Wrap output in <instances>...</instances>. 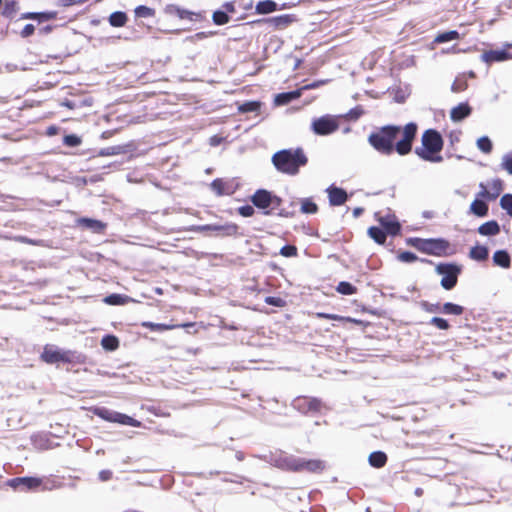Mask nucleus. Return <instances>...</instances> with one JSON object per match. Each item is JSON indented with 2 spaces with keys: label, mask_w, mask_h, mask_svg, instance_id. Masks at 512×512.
Listing matches in <instances>:
<instances>
[{
  "label": "nucleus",
  "mask_w": 512,
  "mask_h": 512,
  "mask_svg": "<svg viewBox=\"0 0 512 512\" xmlns=\"http://www.w3.org/2000/svg\"><path fill=\"white\" fill-rule=\"evenodd\" d=\"M224 186H225V183L221 180V179H215L210 187L211 189L218 195V196H221L223 195L225 192H224Z\"/></svg>",
  "instance_id": "obj_44"
},
{
  "label": "nucleus",
  "mask_w": 512,
  "mask_h": 512,
  "mask_svg": "<svg viewBox=\"0 0 512 512\" xmlns=\"http://www.w3.org/2000/svg\"><path fill=\"white\" fill-rule=\"evenodd\" d=\"M238 212L243 217H251L254 214V208L250 205L241 206Z\"/></svg>",
  "instance_id": "obj_51"
},
{
  "label": "nucleus",
  "mask_w": 512,
  "mask_h": 512,
  "mask_svg": "<svg viewBox=\"0 0 512 512\" xmlns=\"http://www.w3.org/2000/svg\"><path fill=\"white\" fill-rule=\"evenodd\" d=\"M276 465L282 469L301 471L307 470L316 472L324 468V464L319 460H306L294 456H285L276 461Z\"/></svg>",
  "instance_id": "obj_4"
},
{
  "label": "nucleus",
  "mask_w": 512,
  "mask_h": 512,
  "mask_svg": "<svg viewBox=\"0 0 512 512\" xmlns=\"http://www.w3.org/2000/svg\"><path fill=\"white\" fill-rule=\"evenodd\" d=\"M422 147L415 149V153L423 160L440 163L443 158L438 155L443 148L441 135L433 129L426 130L422 135Z\"/></svg>",
  "instance_id": "obj_2"
},
{
  "label": "nucleus",
  "mask_w": 512,
  "mask_h": 512,
  "mask_svg": "<svg viewBox=\"0 0 512 512\" xmlns=\"http://www.w3.org/2000/svg\"><path fill=\"white\" fill-rule=\"evenodd\" d=\"M478 232L483 236H494L500 232V226L496 221H488L478 228Z\"/></svg>",
  "instance_id": "obj_20"
},
{
  "label": "nucleus",
  "mask_w": 512,
  "mask_h": 512,
  "mask_svg": "<svg viewBox=\"0 0 512 512\" xmlns=\"http://www.w3.org/2000/svg\"><path fill=\"white\" fill-rule=\"evenodd\" d=\"M101 345L104 349L113 351L118 348L119 341L115 336L107 335L102 338Z\"/></svg>",
  "instance_id": "obj_32"
},
{
  "label": "nucleus",
  "mask_w": 512,
  "mask_h": 512,
  "mask_svg": "<svg viewBox=\"0 0 512 512\" xmlns=\"http://www.w3.org/2000/svg\"><path fill=\"white\" fill-rule=\"evenodd\" d=\"M92 412L98 417L108 422L128 425L132 427H139L141 425V423L138 420L126 414H122L117 411L107 409L105 407H94L92 408Z\"/></svg>",
  "instance_id": "obj_5"
},
{
  "label": "nucleus",
  "mask_w": 512,
  "mask_h": 512,
  "mask_svg": "<svg viewBox=\"0 0 512 512\" xmlns=\"http://www.w3.org/2000/svg\"><path fill=\"white\" fill-rule=\"evenodd\" d=\"M272 162L279 171L294 175L306 164L307 158L300 149L282 150L273 155Z\"/></svg>",
  "instance_id": "obj_3"
},
{
  "label": "nucleus",
  "mask_w": 512,
  "mask_h": 512,
  "mask_svg": "<svg viewBox=\"0 0 512 512\" xmlns=\"http://www.w3.org/2000/svg\"><path fill=\"white\" fill-rule=\"evenodd\" d=\"M165 13L169 16H175L180 19H190L193 20V16L200 17L201 14H197L185 9H182L181 7L171 4L167 5L165 8Z\"/></svg>",
  "instance_id": "obj_13"
},
{
  "label": "nucleus",
  "mask_w": 512,
  "mask_h": 512,
  "mask_svg": "<svg viewBox=\"0 0 512 512\" xmlns=\"http://www.w3.org/2000/svg\"><path fill=\"white\" fill-rule=\"evenodd\" d=\"M266 303L270 304V305H273V306L280 307V306L283 305V300L281 298H278V297H267L266 298Z\"/></svg>",
  "instance_id": "obj_54"
},
{
  "label": "nucleus",
  "mask_w": 512,
  "mask_h": 512,
  "mask_svg": "<svg viewBox=\"0 0 512 512\" xmlns=\"http://www.w3.org/2000/svg\"><path fill=\"white\" fill-rule=\"evenodd\" d=\"M363 212L362 208H355L353 211L354 216H359Z\"/></svg>",
  "instance_id": "obj_64"
},
{
  "label": "nucleus",
  "mask_w": 512,
  "mask_h": 512,
  "mask_svg": "<svg viewBox=\"0 0 512 512\" xmlns=\"http://www.w3.org/2000/svg\"><path fill=\"white\" fill-rule=\"evenodd\" d=\"M41 358L48 364H56L59 362L70 361V356L68 352L62 351L52 345L45 346L44 351L41 354Z\"/></svg>",
  "instance_id": "obj_9"
},
{
  "label": "nucleus",
  "mask_w": 512,
  "mask_h": 512,
  "mask_svg": "<svg viewBox=\"0 0 512 512\" xmlns=\"http://www.w3.org/2000/svg\"><path fill=\"white\" fill-rule=\"evenodd\" d=\"M220 141H221V138H219L217 136H213V137L210 138V144L212 146L218 145L220 143Z\"/></svg>",
  "instance_id": "obj_62"
},
{
  "label": "nucleus",
  "mask_w": 512,
  "mask_h": 512,
  "mask_svg": "<svg viewBox=\"0 0 512 512\" xmlns=\"http://www.w3.org/2000/svg\"><path fill=\"white\" fill-rule=\"evenodd\" d=\"M318 210L317 205L310 199H304L301 203V212L306 214H314Z\"/></svg>",
  "instance_id": "obj_38"
},
{
  "label": "nucleus",
  "mask_w": 512,
  "mask_h": 512,
  "mask_svg": "<svg viewBox=\"0 0 512 512\" xmlns=\"http://www.w3.org/2000/svg\"><path fill=\"white\" fill-rule=\"evenodd\" d=\"M34 31H35L34 25L27 24V25H25V27L21 31V36L22 37H29V36H31L34 33Z\"/></svg>",
  "instance_id": "obj_53"
},
{
  "label": "nucleus",
  "mask_w": 512,
  "mask_h": 512,
  "mask_svg": "<svg viewBox=\"0 0 512 512\" xmlns=\"http://www.w3.org/2000/svg\"><path fill=\"white\" fill-rule=\"evenodd\" d=\"M59 4L64 7L81 4L86 2L87 0H58Z\"/></svg>",
  "instance_id": "obj_55"
},
{
  "label": "nucleus",
  "mask_w": 512,
  "mask_h": 512,
  "mask_svg": "<svg viewBox=\"0 0 512 512\" xmlns=\"http://www.w3.org/2000/svg\"><path fill=\"white\" fill-rule=\"evenodd\" d=\"M479 187L480 191L478 193V197L490 198V191H488V187H486L483 183H480Z\"/></svg>",
  "instance_id": "obj_56"
},
{
  "label": "nucleus",
  "mask_w": 512,
  "mask_h": 512,
  "mask_svg": "<svg viewBox=\"0 0 512 512\" xmlns=\"http://www.w3.org/2000/svg\"><path fill=\"white\" fill-rule=\"evenodd\" d=\"M212 19L216 25H224L230 20L229 16L224 11H215L212 15Z\"/></svg>",
  "instance_id": "obj_39"
},
{
  "label": "nucleus",
  "mask_w": 512,
  "mask_h": 512,
  "mask_svg": "<svg viewBox=\"0 0 512 512\" xmlns=\"http://www.w3.org/2000/svg\"><path fill=\"white\" fill-rule=\"evenodd\" d=\"M337 292L343 295H352L356 292V288L349 282L342 281L336 287Z\"/></svg>",
  "instance_id": "obj_37"
},
{
  "label": "nucleus",
  "mask_w": 512,
  "mask_h": 512,
  "mask_svg": "<svg viewBox=\"0 0 512 512\" xmlns=\"http://www.w3.org/2000/svg\"><path fill=\"white\" fill-rule=\"evenodd\" d=\"M142 326L149 328L151 330H155V331L172 330V329L178 327L177 325H169V324H161V323H153V322H144L142 324Z\"/></svg>",
  "instance_id": "obj_36"
},
{
  "label": "nucleus",
  "mask_w": 512,
  "mask_h": 512,
  "mask_svg": "<svg viewBox=\"0 0 512 512\" xmlns=\"http://www.w3.org/2000/svg\"><path fill=\"white\" fill-rule=\"evenodd\" d=\"M78 224L92 230L93 232L99 233L104 230L105 224L99 220L90 219V218H80Z\"/></svg>",
  "instance_id": "obj_19"
},
{
  "label": "nucleus",
  "mask_w": 512,
  "mask_h": 512,
  "mask_svg": "<svg viewBox=\"0 0 512 512\" xmlns=\"http://www.w3.org/2000/svg\"><path fill=\"white\" fill-rule=\"evenodd\" d=\"M260 109V103L256 101L246 102L239 107V110L243 113L256 112Z\"/></svg>",
  "instance_id": "obj_43"
},
{
  "label": "nucleus",
  "mask_w": 512,
  "mask_h": 512,
  "mask_svg": "<svg viewBox=\"0 0 512 512\" xmlns=\"http://www.w3.org/2000/svg\"><path fill=\"white\" fill-rule=\"evenodd\" d=\"M467 87H468V84H467L466 78L464 75H461V76L456 77V79L454 80V82L451 86V90L454 93H459V92L466 90Z\"/></svg>",
  "instance_id": "obj_34"
},
{
  "label": "nucleus",
  "mask_w": 512,
  "mask_h": 512,
  "mask_svg": "<svg viewBox=\"0 0 512 512\" xmlns=\"http://www.w3.org/2000/svg\"><path fill=\"white\" fill-rule=\"evenodd\" d=\"M301 96V90H295L291 92L280 93L275 96L274 102L276 105H286L293 100L298 99Z\"/></svg>",
  "instance_id": "obj_17"
},
{
  "label": "nucleus",
  "mask_w": 512,
  "mask_h": 512,
  "mask_svg": "<svg viewBox=\"0 0 512 512\" xmlns=\"http://www.w3.org/2000/svg\"><path fill=\"white\" fill-rule=\"evenodd\" d=\"M500 205L510 216H512V194L503 195L500 200Z\"/></svg>",
  "instance_id": "obj_41"
},
{
  "label": "nucleus",
  "mask_w": 512,
  "mask_h": 512,
  "mask_svg": "<svg viewBox=\"0 0 512 512\" xmlns=\"http://www.w3.org/2000/svg\"><path fill=\"white\" fill-rule=\"evenodd\" d=\"M192 230L197 232L212 231L221 235L231 236L237 233L238 227L232 223L225 225L208 224L194 226Z\"/></svg>",
  "instance_id": "obj_10"
},
{
  "label": "nucleus",
  "mask_w": 512,
  "mask_h": 512,
  "mask_svg": "<svg viewBox=\"0 0 512 512\" xmlns=\"http://www.w3.org/2000/svg\"><path fill=\"white\" fill-rule=\"evenodd\" d=\"M255 9L258 14H268L276 11L277 4L272 0L260 1L257 3Z\"/></svg>",
  "instance_id": "obj_25"
},
{
  "label": "nucleus",
  "mask_w": 512,
  "mask_h": 512,
  "mask_svg": "<svg viewBox=\"0 0 512 512\" xmlns=\"http://www.w3.org/2000/svg\"><path fill=\"white\" fill-rule=\"evenodd\" d=\"M438 274L443 275L441 286L446 290H451L457 283L459 269L451 264H439L436 267Z\"/></svg>",
  "instance_id": "obj_8"
},
{
  "label": "nucleus",
  "mask_w": 512,
  "mask_h": 512,
  "mask_svg": "<svg viewBox=\"0 0 512 512\" xmlns=\"http://www.w3.org/2000/svg\"><path fill=\"white\" fill-rule=\"evenodd\" d=\"M398 259L401 262L412 263V262L417 260V256L414 253H412V252L405 251V252H402V253H400L398 255Z\"/></svg>",
  "instance_id": "obj_46"
},
{
  "label": "nucleus",
  "mask_w": 512,
  "mask_h": 512,
  "mask_svg": "<svg viewBox=\"0 0 512 512\" xmlns=\"http://www.w3.org/2000/svg\"><path fill=\"white\" fill-rule=\"evenodd\" d=\"M416 132L417 125L415 123H408L403 129L390 125L371 134L368 140L371 146L382 154L390 155L395 149L399 155H406L412 149Z\"/></svg>",
  "instance_id": "obj_1"
},
{
  "label": "nucleus",
  "mask_w": 512,
  "mask_h": 512,
  "mask_svg": "<svg viewBox=\"0 0 512 512\" xmlns=\"http://www.w3.org/2000/svg\"><path fill=\"white\" fill-rule=\"evenodd\" d=\"M470 211L476 216L484 217L488 213V205L485 202L476 199L471 203Z\"/></svg>",
  "instance_id": "obj_23"
},
{
  "label": "nucleus",
  "mask_w": 512,
  "mask_h": 512,
  "mask_svg": "<svg viewBox=\"0 0 512 512\" xmlns=\"http://www.w3.org/2000/svg\"><path fill=\"white\" fill-rule=\"evenodd\" d=\"M57 13L56 12H40L38 13L37 20L39 21H48L56 18Z\"/></svg>",
  "instance_id": "obj_52"
},
{
  "label": "nucleus",
  "mask_w": 512,
  "mask_h": 512,
  "mask_svg": "<svg viewBox=\"0 0 512 512\" xmlns=\"http://www.w3.org/2000/svg\"><path fill=\"white\" fill-rule=\"evenodd\" d=\"M368 234L378 244H383L386 240L385 232L378 227H370Z\"/></svg>",
  "instance_id": "obj_31"
},
{
  "label": "nucleus",
  "mask_w": 512,
  "mask_h": 512,
  "mask_svg": "<svg viewBox=\"0 0 512 512\" xmlns=\"http://www.w3.org/2000/svg\"><path fill=\"white\" fill-rule=\"evenodd\" d=\"M501 167L512 175V154H505L502 157Z\"/></svg>",
  "instance_id": "obj_45"
},
{
  "label": "nucleus",
  "mask_w": 512,
  "mask_h": 512,
  "mask_svg": "<svg viewBox=\"0 0 512 512\" xmlns=\"http://www.w3.org/2000/svg\"><path fill=\"white\" fill-rule=\"evenodd\" d=\"M339 128V123L336 117L325 115L316 118L311 123V129L316 135H329Z\"/></svg>",
  "instance_id": "obj_6"
},
{
  "label": "nucleus",
  "mask_w": 512,
  "mask_h": 512,
  "mask_svg": "<svg viewBox=\"0 0 512 512\" xmlns=\"http://www.w3.org/2000/svg\"><path fill=\"white\" fill-rule=\"evenodd\" d=\"M447 245V242L444 240L430 239L423 243L422 249L428 253L440 254V252L446 249Z\"/></svg>",
  "instance_id": "obj_16"
},
{
  "label": "nucleus",
  "mask_w": 512,
  "mask_h": 512,
  "mask_svg": "<svg viewBox=\"0 0 512 512\" xmlns=\"http://www.w3.org/2000/svg\"><path fill=\"white\" fill-rule=\"evenodd\" d=\"M470 257L478 261H483L488 257V250L483 246L473 247L470 250Z\"/></svg>",
  "instance_id": "obj_33"
},
{
  "label": "nucleus",
  "mask_w": 512,
  "mask_h": 512,
  "mask_svg": "<svg viewBox=\"0 0 512 512\" xmlns=\"http://www.w3.org/2000/svg\"><path fill=\"white\" fill-rule=\"evenodd\" d=\"M464 311V308L460 305L447 302L441 306V313L447 315H461Z\"/></svg>",
  "instance_id": "obj_27"
},
{
  "label": "nucleus",
  "mask_w": 512,
  "mask_h": 512,
  "mask_svg": "<svg viewBox=\"0 0 512 512\" xmlns=\"http://www.w3.org/2000/svg\"><path fill=\"white\" fill-rule=\"evenodd\" d=\"M477 148L482 151L483 153H490L492 151V142L487 136L480 137L477 140Z\"/></svg>",
  "instance_id": "obj_35"
},
{
  "label": "nucleus",
  "mask_w": 512,
  "mask_h": 512,
  "mask_svg": "<svg viewBox=\"0 0 512 512\" xmlns=\"http://www.w3.org/2000/svg\"><path fill=\"white\" fill-rule=\"evenodd\" d=\"M223 8L225 9L224 12H229V13H234L235 12V6L232 2H226L224 5H223Z\"/></svg>",
  "instance_id": "obj_59"
},
{
  "label": "nucleus",
  "mask_w": 512,
  "mask_h": 512,
  "mask_svg": "<svg viewBox=\"0 0 512 512\" xmlns=\"http://www.w3.org/2000/svg\"><path fill=\"white\" fill-rule=\"evenodd\" d=\"M387 462V456L384 452L376 451L369 455V463L375 468L383 467Z\"/></svg>",
  "instance_id": "obj_22"
},
{
  "label": "nucleus",
  "mask_w": 512,
  "mask_h": 512,
  "mask_svg": "<svg viewBox=\"0 0 512 512\" xmlns=\"http://www.w3.org/2000/svg\"><path fill=\"white\" fill-rule=\"evenodd\" d=\"M508 49L505 46V49L485 51L481 55V60L487 64L510 60L512 59V53L508 52Z\"/></svg>",
  "instance_id": "obj_12"
},
{
  "label": "nucleus",
  "mask_w": 512,
  "mask_h": 512,
  "mask_svg": "<svg viewBox=\"0 0 512 512\" xmlns=\"http://www.w3.org/2000/svg\"><path fill=\"white\" fill-rule=\"evenodd\" d=\"M118 148L117 147H109L105 150L102 151V155H115L118 153Z\"/></svg>",
  "instance_id": "obj_60"
},
{
  "label": "nucleus",
  "mask_w": 512,
  "mask_h": 512,
  "mask_svg": "<svg viewBox=\"0 0 512 512\" xmlns=\"http://www.w3.org/2000/svg\"><path fill=\"white\" fill-rule=\"evenodd\" d=\"M327 193L332 206H340L347 200V193L341 188L329 187Z\"/></svg>",
  "instance_id": "obj_14"
},
{
  "label": "nucleus",
  "mask_w": 512,
  "mask_h": 512,
  "mask_svg": "<svg viewBox=\"0 0 512 512\" xmlns=\"http://www.w3.org/2000/svg\"><path fill=\"white\" fill-rule=\"evenodd\" d=\"M324 83H326V81L313 82L311 84H307V85L303 86L300 90L302 92L303 90L315 89V88L319 87L321 84H324Z\"/></svg>",
  "instance_id": "obj_58"
},
{
  "label": "nucleus",
  "mask_w": 512,
  "mask_h": 512,
  "mask_svg": "<svg viewBox=\"0 0 512 512\" xmlns=\"http://www.w3.org/2000/svg\"><path fill=\"white\" fill-rule=\"evenodd\" d=\"M471 114V107L467 103H460L450 112V118L454 122H459Z\"/></svg>",
  "instance_id": "obj_15"
},
{
  "label": "nucleus",
  "mask_w": 512,
  "mask_h": 512,
  "mask_svg": "<svg viewBox=\"0 0 512 512\" xmlns=\"http://www.w3.org/2000/svg\"><path fill=\"white\" fill-rule=\"evenodd\" d=\"M280 254L284 257H293L297 255V249L295 246L287 245L281 248Z\"/></svg>",
  "instance_id": "obj_49"
},
{
  "label": "nucleus",
  "mask_w": 512,
  "mask_h": 512,
  "mask_svg": "<svg viewBox=\"0 0 512 512\" xmlns=\"http://www.w3.org/2000/svg\"><path fill=\"white\" fill-rule=\"evenodd\" d=\"M361 113H362V111H360V110H352L350 112V116H351V118L357 119L361 115Z\"/></svg>",
  "instance_id": "obj_63"
},
{
  "label": "nucleus",
  "mask_w": 512,
  "mask_h": 512,
  "mask_svg": "<svg viewBox=\"0 0 512 512\" xmlns=\"http://www.w3.org/2000/svg\"><path fill=\"white\" fill-rule=\"evenodd\" d=\"M488 187V191H490V199H495L503 190V183L500 179H494L488 184Z\"/></svg>",
  "instance_id": "obj_30"
},
{
  "label": "nucleus",
  "mask_w": 512,
  "mask_h": 512,
  "mask_svg": "<svg viewBox=\"0 0 512 512\" xmlns=\"http://www.w3.org/2000/svg\"><path fill=\"white\" fill-rule=\"evenodd\" d=\"M422 307L425 311H427L429 313L441 312V306L439 304H431L428 302H423Z\"/></svg>",
  "instance_id": "obj_50"
},
{
  "label": "nucleus",
  "mask_w": 512,
  "mask_h": 512,
  "mask_svg": "<svg viewBox=\"0 0 512 512\" xmlns=\"http://www.w3.org/2000/svg\"><path fill=\"white\" fill-rule=\"evenodd\" d=\"M460 38V35L457 31L451 30L444 33H440L436 36L434 42L436 43H445L453 40H457Z\"/></svg>",
  "instance_id": "obj_29"
},
{
  "label": "nucleus",
  "mask_w": 512,
  "mask_h": 512,
  "mask_svg": "<svg viewBox=\"0 0 512 512\" xmlns=\"http://www.w3.org/2000/svg\"><path fill=\"white\" fill-rule=\"evenodd\" d=\"M251 201L260 209H267L269 207L275 209L281 204L279 197L264 189L257 190L251 197Z\"/></svg>",
  "instance_id": "obj_7"
},
{
  "label": "nucleus",
  "mask_w": 512,
  "mask_h": 512,
  "mask_svg": "<svg viewBox=\"0 0 512 512\" xmlns=\"http://www.w3.org/2000/svg\"><path fill=\"white\" fill-rule=\"evenodd\" d=\"M430 323L441 330H447L449 328L448 322L440 317H433Z\"/></svg>",
  "instance_id": "obj_47"
},
{
  "label": "nucleus",
  "mask_w": 512,
  "mask_h": 512,
  "mask_svg": "<svg viewBox=\"0 0 512 512\" xmlns=\"http://www.w3.org/2000/svg\"><path fill=\"white\" fill-rule=\"evenodd\" d=\"M127 22V16L124 12H113L109 16V23L113 27H123Z\"/></svg>",
  "instance_id": "obj_26"
},
{
  "label": "nucleus",
  "mask_w": 512,
  "mask_h": 512,
  "mask_svg": "<svg viewBox=\"0 0 512 512\" xmlns=\"http://www.w3.org/2000/svg\"><path fill=\"white\" fill-rule=\"evenodd\" d=\"M38 13L36 12H28V13H24L22 15V19H37V16Z\"/></svg>",
  "instance_id": "obj_61"
},
{
  "label": "nucleus",
  "mask_w": 512,
  "mask_h": 512,
  "mask_svg": "<svg viewBox=\"0 0 512 512\" xmlns=\"http://www.w3.org/2000/svg\"><path fill=\"white\" fill-rule=\"evenodd\" d=\"M130 298L126 295L111 294L104 298V302L108 305H124L128 303Z\"/></svg>",
  "instance_id": "obj_28"
},
{
  "label": "nucleus",
  "mask_w": 512,
  "mask_h": 512,
  "mask_svg": "<svg viewBox=\"0 0 512 512\" xmlns=\"http://www.w3.org/2000/svg\"><path fill=\"white\" fill-rule=\"evenodd\" d=\"M379 222L381 225L386 229V231L392 235H395L400 230V225L398 222L394 220V218L387 216V217H380Z\"/></svg>",
  "instance_id": "obj_21"
},
{
  "label": "nucleus",
  "mask_w": 512,
  "mask_h": 512,
  "mask_svg": "<svg viewBox=\"0 0 512 512\" xmlns=\"http://www.w3.org/2000/svg\"><path fill=\"white\" fill-rule=\"evenodd\" d=\"M135 15L137 17L148 18L154 15V10L150 7L141 5L135 9Z\"/></svg>",
  "instance_id": "obj_42"
},
{
  "label": "nucleus",
  "mask_w": 512,
  "mask_h": 512,
  "mask_svg": "<svg viewBox=\"0 0 512 512\" xmlns=\"http://www.w3.org/2000/svg\"><path fill=\"white\" fill-rule=\"evenodd\" d=\"M17 2L14 1V0H6L5 2V6H4V9H3V15H5L6 17H13L14 14L17 12Z\"/></svg>",
  "instance_id": "obj_40"
},
{
  "label": "nucleus",
  "mask_w": 512,
  "mask_h": 512,
  "mask_svg": "<svg viewBox=\"0 0 512 512\" xmlns=\"http://www.w3.org/2000/svg\"><path fill=\"white\" fill-rule=\"evenodd\" d=\"M112 477V472L110 470H102L99 472V479L101 481H108Z\"/></svg>",
  "instance_id": "obj_57"
},
{
  "label": "nucleus",
  "mask_w": 512,
  "mask_h": 512,
  "mask_svg": "<svg viewBox=\"0 0 512 512\" xmlns=\"http://www.w3.org/2000/svg\"><path fill=\"white\" fill-rule=\"evenodd\" d=\"M81 143V140L76 135H66L64 137V144L70 147H76Z\"/></svg>",
  "instance_id": "obj_48"
},
{
  "label": "nucleus",
  "mask_w": 512,
  "mask_h": 512,
  "mask_svg": "<svg viewBox=\"0 0 512 512\" xmlns=\"http://www.w3.org/2000/svg\"><path fill=\"white\" fill-rule=\"evenodd\" d=\"M293 21V17L291 15H280L276 17H272L267 19V22L270 26L276 29H284Z\"/></svg>",
  "instance_id": "obj_18"
},
{
  "label": "nucleus",
  "mask_w": 512,
  "mask_h": 512,
  "mask_svg": "<svg viewBox=\"0 0 512 512\" xmlns=\"http://www.w3.org/2000/svg\"><path fill=\"white\" fill-rule=\"evenodd\" d=\"M493 260L495 264L498 266H501L503 268H509L510 267V256L509 254L504 250L496 251L493 255Z\"/></svg>",
  "instance_id": "obj_24"
},
{
  "label": "nucleus",
  "mask_w": 512,
  "mask_h": 512,
  "mask_svg": "<svg viewBox=\"0 0 512 512\" xmlns=\"http://www.w3.org/2000/svg\"><path fill=\"white\" fill-rule=\"evenodd\" d=\"M42 481L36 477H19L9 481V485L22 491L34 490L41 485Z\"/></svg>",
  "instance_id": "obj_11"
}]
</instances>
